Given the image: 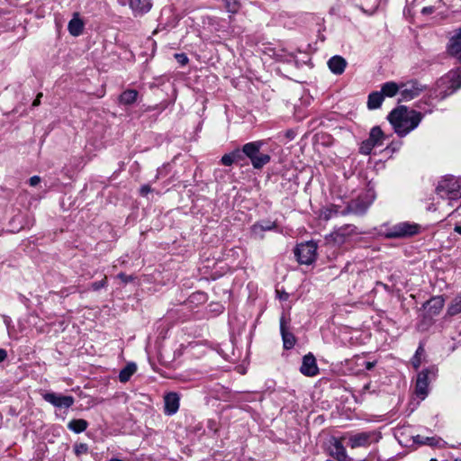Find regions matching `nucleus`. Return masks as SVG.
Returning <instances> with one entry per match:
<instances>
[{
  "label": "nucleus",
  "mask_w": 461,
  "mask_h": 461,
  "mask_svg": "<svg viewBox=\"0 0 461 461\" xmlns=\"http://www.w3.org/2000/svg\"><path fill=\"white\" fill-rule=\"evenodd\" d=\"M421 444H427L432 446L435 444L436 439L434 438H425L424 440L420 441Z\"/></svg>",
  "instance_id": "nucleus-41"
},
{
  "label": "nucleus",
  "mask_w": 461,
  "mask_h": 461,
  "mask_svg": "<svg viewBox=\"0 0 461 461\" xmlns=\"http://www.w3.org/2000/svg\"><path fill=\"white\" fill-rule=\"evenodd\" d=\"M434 375L432 370L425 369L417 375L415 393L421 400H424L429 393V375Z\"/></svg>",
  "instance_id": "nucleus-8"
},
{
  "label": "nucleus",
  "mask_w": 461,
  "mask_h": 461,
  "mask_svg": "<svg viewBox=\"0 0 461 461\" xmlns=\"http://www.w3.org/2000/svg\"><path fill=\"white\" fill-rule=\"evenodd\" d=\"M226 5V8L228 12L231 14H236L240 6H241V0H223Z\"/></svg>",
  "instance_id": "nucleus-31"
},
{
  "label": "nucleus",
  "mask_w": 461,
  "mask_h": 461,
  "mask_svg": "<svg viewBox=\"0 0 461 461\" xmlns=\"http://www.w3.org/2000/svg\"><path fill=\"white\" fill-rule=\"evenodd\" d=\"M374 366H375V363L374 362H366V368L367 370H371Z\"/></svg>",
  "instance_id": "nucleus-46"
},
{
  "label": "nucleus",
  "mask_w": 461,
  "mask_h": 461,
  "mask_svg": "<svg viewBox=\"0 0 461 461\" xmlns=\"http://www.w3.org/2000/svg\"><path fill=\"white\" fill-rule=\"evenodd\" d=\"M84 28V23L79 18L78 14H75L73 18L69 21L68 30L72 36H79Z\"/></svg>",
  "instance_id": "nucleus-18"
},
{
  "label": "nucleus",
  "mask_w": 461,
  "mask_h": 461,
  "mask_svg": "<svg viewBox=\"0 0 461 461\" xmlns=\"http://www.w3.org/2000/svg\"><path fill=\"white\" fill-rule=\"evenodd\" d=\"M436 194L442 200H447V204L452 207L454 202L461 199V178L454 176H445L438 182Z\"/></svg>",
  "instance_id": "nucleus-2"
},
{
  "label": "nucleus",
  "mask_w": 461,
  "mask_h": 461,
  "mask_svg": "<svg viewBox=\"0 0 461 461\" xmlns=\"http://www.w3.org/2000/svg\"><path fill=\"white\" fill-rule=\"evenodd\" d=\"M369 137L372 138V140L377 141L380 145H382L384 135L380 127L375 126L371 129Z\"/></svg>",
  "instance_id": "nucleus-30"
},
{
  "label": "nucleus",
  "mask_w": 461,
  "mask_h": 461,
  "mask_svg": "<svg viewBox=\"0 0 461 461\" xmlns=\"http://www.w3.org/2000/svg\"><path fill=\"white\" fill-rule=\"evenodd\" d=\"M294 254L299 263L310 265L316 259L317 244L312 240L301 243L296 247Z\"/></svg>",
  "instance_id": "nucleus-5"
},
{
  "label": "nucleus",
  "mask_w": 461,
  "mask_h": 461,
  "mask_svg": "<svg viewBox=\"0 0 461 461\" xmlns=\"http://www.w3.org/2000/svg\"><path fill=\"white\" fill-rule=\"evenodd\" d=\"M371 202L372 201L367 197V194L358 196L357 199L352 200L346 208L342 209L341 214H364L371 204Z\"/></svg>",
  "instance_id": "nucleus-7"
},
{
  "label": "nucleus",
  "mask_w": 461,
  "mask_h": 461,
  "mask_svg": "<svg viewBox=\"0 0 461 461\" xmlns=\"http://www.w3.org/2000/svg\"><path fill=\"white\" fill-rule=\"evenodd\" d=\"M443 306L444 299L441 296L433 297L423 305L424 310L430 317L438 314Z\"/></svg>",
  "instance_id": "nucleus-14"
},
{
  "label": "nucleus",
  "mask_w": 461,
  "mask_h": 461,
  "mask_svg": "<svg viewBox=\"0 0 461 461\" xmlns=\"http://www.w3.org/2000/svg\"><path fill=\"white\" fill-rule=\"evenodd\" d=\"M369 389H370V384H366V385H364L362 392L363 393L368 392Z\"/></svg>",
  "instance_id": "nucleus-49"
},
{
  "label": "nucleus",
  "mask_w": 461,
  "mask_h": 461,
  "mask_svg": "<svg viewBox=\"0 0 461 461\" xmlns=\"http://www.w3.org/2000/svg\"><path fill=\"white\" fill-rule=\"evenodd\" d=\"M420 226L417 223L399 222L387 230L386 237L390 239L407 238L417 234Z\"/></svg>",
  "instance_id": "nucleus-4"
},
{
  "label": "nucleus",
  "mask_w": 461,
  "mask_h": 461,
  "mask_svg": "<svg viewBox=\"0 0 461 461\" xmlns=\"http://www.w3.org/2000/svg\"><path fill=\"white\" fill-rule=\"evenodd\" d=\"M373 149L374 148L371 146V144H369L368 141L364 140L360 145L359 151L361 154L369 155Z\"/></svg>",
  "instance_id": "nucleus-33"
},
{
  "label": "nucleus",
  "mask_w": 461,
  "mask_h": 461,
  "mask_svg": "<svg viewBox=\"0 0 461 461\" xmlns=\"http://www.w3.org/2000/svg\"><path fill=\"white\" fill-rule=\"evenodd\" d=\"M455 231L461 235V225H457L455 227Z\"/></svg>",
  "instance_id": "nucleus-51"
},
{
  "label": "nucleus",
  "mask_w": 461,
  "mask_h": 461,
  "mask_svg": "<svg viewBox=\"0 0 461 461\" xmlns=\"http://www.w3.org/2000/svg\"><path fill=\"white\" fill-rule=\"evenodd\" d=\"M425 89V86L416 80H411L401 84L400 101L408 102L419 96Z\"/></svg>",
  "instance_id": "nucleus-6"
},
{
  "label": "nucleus",
  "mask_w": 461,
  "mask_h": 461,
  "mask_svg": "<svg viewBox=\"0 0 461 461\" xmlns=\"http://www.w3.org/2000/svg\"><path fill=\"white\" fill-rule=\"evenodd\" d=\"M328 66L332 73L340 75L346 68L347 61L341 56H334L329 59Z\"/></svg>",
  "instance_id": "nucleus-17"
},
{
  "label": "nucleus",
  "mask_w": 461,
  "mask_h": 461,
  "mask_svg": "<svg viewBox=\"0 0 461 461\" xmlns=\"http://www.w3.org/2000/svg\"><path fill=\"white\" fill-rule=\"evenodd\" d=\"M279 298H280L281 300H286V299L288 298V294H287V293H285V292H284V293H282V294H279Z\"/></svg>",
  "instance_id": "nucleus-47"
},
{
  "label": "nucleus",
  "mask_w": 461,
  "mask_h": 461,
  "mask_svg": "<svg viewBox=\"0 0 461 461\" xmlns=\"http://www.w3.org/2000/svg\"><path fill=\"white\" fill-rule=\"evenodd\" d=\"M300 371L306 376H314L319 373L316 359L312 354L310 353L303 357Z\"/></svg>",
  "instance_id": "nucleus-11"
},
{
  "label": "nucleus",
  "mask_w": 461,
  "mask_h": 461,
  "mask_svg": "<svg viewBox=\"0 0 461 461\" xmlns=\"http://www.w3.org/2000/svg\"><path fill=\"white\" fill-rule=\"evenodd\" d=\"M412 364L414 366L415 368H418L420 365V359L418 358V357H414L413 359H412Z\"/></svg>",
  "instance_id": "nucleus-44"
},
{
  "label": "nucleus",
  "mask_w": 461,
  "mask_h": 461,
  "mask_svg": "<svg viewBox=\"0 0 461 461\" xmlns=\"http://www.w3.org/2000/svg\"><path fill=\"white\" fill-rule=\"evenodd\" d=\"M7 357V352L4 348H0V363L5 361Z\"/></svg>",
  "instance_id": "nucleus-43"
},
{
  "label": "nucleus",
  "mask_w": 461,
  "mask_h": 461,
  "mask_svg": "<svg viewBox=\"0 0 461 461\" xmlns=\"http://www.w3.org/2000/svg\"><path fill=\"white\" fill-rule=\"evenodd\" d=\"M447 52L461 62V28L450 38L447 44Z\"/></svg>",
  "instance_id": "nucleus-12"
},
{
  "label": "nucleus",
  "mask_w": 461,
  "mask_h": 461,
  "mask_svg": "<svg viewBox=\"0 0 461 461\" xmlns=\"http://www.w3.org/2000/svg\"><path fill=\"white\" fill-rule=\"evenodd\" d=\"M447 312L452 316L461 312V295H457L452 300L448 305Z\"/></svg>",
  "instance_id": "nucleus-29"
},
{
  "label": "nucleus",
  "mask_w": 461,
  "mask_h": 461,
  "mask_svg": "<svg viewBox=\"0 0 461 461\" xmlns=\"http://www.w3.org/2000/svg\"><path fill=\"white\" fill-rule=\"evenodd\" d=\"M175 58L177 60V62L179 64H181L182 66H185V65H186L188 63V58L184 53H176L175 55Z\"/></svg>",
  "instance_id": "nucleus-35"
},
{
  "label": "nucleus",
  "mask_w": 461,
  "mask_h": 461,
  "mask_svg": "<svg viewBox=\"0 0 461 461\" xmlns=\"http://www.w3.org/2000/svg\"><path fill=\"white\" fill-rule=\"evenodd\" d=\"M276 228L275 222H257L251 227V233L256 238H263V232L266 230H271Z\"/></svg>",
  "instance_id": "nucleus-19"
},
{
  "label": "nucleus",
  "mask_w": 461,
  "mask_h": 461,
  "mask_svg": "<svg viewBox=\"0 0 461 461\" xmlns=\"http://www.w3.org/2000/svg\"><path fill=\"white\" fill-rule=\"evenodd\" d=\"M355 226L347 224L335 230L330 233V238L334 243L340 245L343 244L350 235L355 233Z\"/></svg>",
  "instance_id": "nucleus-10"
},
{
  "label": "nucleus",
  "mask_w": 461,
  "mask_h": 461,
  "mask_svg": "<svg viewBox=\"0 0 461 461\" xmlns=\"http://www.w3.org/2000/svg\"><path fill=\"white\" fill-rule=\"evenodd\" d=\"M139 93L134 89H127L119 96V102L124 105H131L137 101Z\"/></svg>",
  "instance_id": "nucleus-23"
},
{
  "label": "nucleus",
  "mask_w": 461,
  "mask_h": 461,
  "mask_svg": "<svg viewBox=\"0 0 461 461\" xmlns=\"http://www.w3.org/2000/svg\"><path fill=\"white\" fill-rule=\"evenodd\" d=\"M221 162L224 165V166H230L234 163V160L230 155V153H228V154H225L221 157Z\"/></svg>",
  "instance_id": "nucleus-36"
},
{
  "label": "nucleus",
  "mask_w": 461,
  "mask_h": 461,
  "mask_svg": "<svg viewBox=\"0 0 461 461\" xmlns=\"http://www.w3.org/2000/svg\"><path fill=\"white\" fill-rule=\"evenodd\" d=\"M421 119L422 115L420 113L409 110L406 106H400L393 110L388 115L390 123L400 136H404L414 130Z\"/></svg>",
  "instance_id": "nucleus-1"
},
{
  "label": "nucleus",
  "mask_w": 461,
  "mask_h": 461,
  "mask_svg": "<svg viewBox=\"0 0 461 461\" xmlns=\"http://www.w3.org/2000/svg\"><path fill=\"white\" fill-rule=\"evenodd\" d=\"M130 6L136 14H142L151 8L150 0H130Z\"/></svg>",
  "instance_id": "nucleus-20"
},
{
  "label": "nucleus",
  "mask_w": 461,
  "mask_h": 461,
  "mask_svg": "<svg viewBox=\"0 0 461 461\" xmlns=\"http://www.w3.org/2000/svg\"><path fill=\"white\" fill-rule=\"evenodd\" d=\"M43 399L58 408H69L74 404V397L70 395H59L55 393H46Z\"/></svg>",
  "instance_id": "nucleus-9"
},
{
  "label": "nucleus",
  "mask_w": 461,
  "mask_h": 461,
  "mask_svg": "<svg viewBox=\"0 0 461 461\" xmlns=\"http://www.w3.org/2000/svg\"><path fill=\"white\" fill-rule=\"evenodd\" d=\"M110 461H123V460L119 459V458H112Z\"/></svg>",
  "instance_id": "nucleus-52"
},
{
  "label": "nucleus",
  "mask_w": 461,
  "mask_h": 461,
  "mask_svg": "<svg viewBox=\"0 0 461 461\" xmlns=\"http://www.w3.org/2000/svg\"><path fill=\"white\" fill-rule=\"evenodd\" d=\"M280 331L285 349L292 348L295 344V337L293 333L289 332L285 328V319L284 316L280 319Z\"/></svg>",
  "instance_id": "nucleus-16"
},
{
  "label": "nucleus",
  "mask_w": 461,
  "mask_h": 461,
  "mask_svg": "<svg viewBox=\"0 0 461 461\" xmlns=\"http://www.w3.org/2000/svg\"><path fill=\"white\" fill-rule=\"evenodd\" d=\"M165 412L168 415L175 414L179 408V396L176 393H168L165 395Z\"/></svg>",
  "instance_id": "nucleus-15"
},
{
  "label": "nucleus",
  "mask_w": 461,
  "mask_h": 461,
  "mask_svg": "<svg viewBox=\"0 0 461 461\" xmlns=\"http://www.w3.org/2000/svg\"><path fill=\"white\" fill-rule=\"evenodd\" d=\"M446 81L450 84L449 87L452 89L450 93H453L461 87V74L457 72H452L446 78H442L439 81V84H445Z\"/></svg>",
  "instance_id": "nucleus-21"
},
{
  "label": "nucleus",
  "mask_w": 461,
  "mask_h": 461,
  "mask_svg": "<svg viewBox=\"0 0 461 461\" xmlns=\"http://www.w3.org/2000/svg\"><path fill=\"white\" fill-rule=\"evenodd\" d=\"M42 97V93H39L35 98V100L32 102V106L36 107L40 105L41 104V98Z\"/></svg>",
  "instance_id": "nucleus-42"
},
{
  "label": "nucleus",
  "mask_w": 461,
  "mask_h": 461,
  "mask_svg": "<svg viewBox=\"0 0 461 461\" xmlns=\"http://www.w3.org/2000/svg\"><path fill=\"white\" fill-rule=\"evenodd\" d=\"M431 12H432V8L431 7H424L423 10H422L423 14H429V13H431Z\"/></svg>",
  "instance_id": "nucleus-48"
},
{
  "label": "nucleus",
  "mask_w": 461,
  "mask_h": 461,
  "mask_svg": "<svg viewBox=\"0 0 461 461\" xmlns=\"http://www.w3.org/2000/svg\"><path fill=\"white\" fill-rule=\"evenodd\" d=\"M366 140L368 141L369 144H371V146L373 148H375V146H380V144L377 141L372 140V138H370V137L367 140Z\"/></svg>",
  "instance_id": "nucleus-45"
},
{
  "label": "nucleus",
  "mask_w": 461,
  "mask_h": 461,
  "mask_svg": "<svg viewBox=\"0 0 461 461\" xmlns=\"http://www.w3.org/2000/svg\"><path fill=\"white\" fill-rule=\"evenodd\" d=\"M341 211L342 210H340L339 206L332 204L321 211V217L323 220L328 221L335 216L342 215Z\"/></svg>",
  "instance_id": "nucleus-27"
},
{
  "label": "nucleus",
  "mask_w": 461,
  "mask_h": 461,
  "mask_svg": "<svg viewBox=\"0 0 461 461\" xmlns=\"http://www.w3.org/2000/svg\"><path fill=\"white\" fill-rule=\"evenodd\" d=\"M263 141H253L244 145V153L247 158L250 159L251 165L254 168L259 169L270 161L268 154L260 153V149Z\"/></svg>",
  "instance_id": "nucleus-3"
},
{
  "label": "nucleus",
  "mask_w": 461,
  "mask_h": 461,
  "mask_svg": "<svg viewBox=\"0 0 461 461\" xmlns=\"http://www.w3.org/2000/svg\"><path fill=\"white\" fill-rule=\"evenodd\" d=\"M88 450L87 445L85 443H81L79 445H77L75 447V451L77 455L80 454H86Z\"/></svg>",
  "instance_id": "nucleus-37"
},
{
  "label": "nucleus",
  "mask_w": 461,
  "mask_h": 461,
  "mask_svg": "<svg viewBox=\"0 0 461 461\" xmlns=\"http://www.w3.org/2000/svg\"><path fill=\"white\" fill-rule=\"evenodd\" d=\"M107 284V281H106V276L101 280V281H98V282H94L91 284V288L95 291H97L103 287H104Z\"/></svg>",
  "instance_id": "nucleus-34"
},
{
  "label": "nucleus",
  "mask_w": 461,
  "mask_h": 461,
  "mask_svg": "<svg viewBox=\"0 0 461 461\" xmlns=\"http://www.w3.org/2000/svg\"><path fill=\"white\" fill-rule=\"evenodd\" d=\"M384 96L381 92H373L368 95L367 107L371 110L377 109L381 106Z\"/></svg>",
  "instance_id": "nucleus-26"
},
{
  "label": "nucleus",
  "mask_w": 461,
  "mask_h": 461,
  "mask_svg": "<svg viewBox=\"0 0 461 461\" xmlns=\"http://www.w3.org/2000/svg\"><path fill=\"white\" fill-rule=\"evenodd\" d=\"M230 155L234 160V162H239L240 160H243L244 157L245 156V153H244V146L242 147V149H234L233 151L230 152Z\"/></svg>",
  "instance_id": "nucleus-32"
},
{
  "label": "nucleus",
  "mask_w": 461,
  "mask_h": 461,
  "mask_svg": "<svg viewBox=\"0 0 461 461\" xmlns=\"http://www.w3.org/2000/svg\"><path fill=\"white\" fill-rule=\"evenodd\" d=\"M373 434L371 432H360L352 435L349 438L348 444L350 447H366L370 444Z\"/></svg>",
  "instance_id": "nucleus-13"
},
{
  "label": "nucleus",
  "mask_w": 461,
  "mask_h": 461,
  "mask_svg": "<svg viewBox=\"0 0 461 461\" xmlns=\"http://www.w3.org/2000/svg\"><path fill=\"white\" fill-rule=\"evenodd\" d=\"M41 182V177L38 176H33L29 179V184L32 186L37 185Z\"/></svg>",
  "instance_id": "nucleus-39"
},
{
  "label": "nucleus",
  "mask_w": 461,
  "mask_h": 461,
  "mask_svg": "<svg viewBox=\"0 0 461 461\" xmlns=\"http://www.w3.org/2000/svg\"><path fill=\"white\" fill-rule=\"evenodd\" d=\"M151 191V188L149 185H144L140 187V194L145 196Z\"/></svg>",
  "instance_id": "nucleus-40"
},
{
  "label": "nucleus",
  "mask_w": 461,
  "mask_h": 461,
  "mask_svg": "<svg viewBox=\"0 0 461 461\" xmlns=\"http://www.w3.org/2000/svg\"><path fill=\"white\" fill-rule=\"evenodd\" d=\"M422 352H423V348L419 347L418 349L416 350L415 356L418 357V355L421 354Z\"/></svg>",
  "instance_id": "nucleus-50"
},
{
  "label": "nucleus",
  "mask_w": 461,
  "mask_h": 461,
  "mask_svg": "<svg viewBox=\"0 0 461 461\" xmlns=\"http://www.w3.org/2000/svg\"><path fill=\"white\" fill-rule=\"evenodd\" d=\"M331 455L334 456L338 461H350L347 455V451L343 445L336 440L335 443L332 446L331 448Z\"/></svg>",
  "instance_id": "nucleus-22"
},
{
  "label": "nucleus",
  "mask_w": 461,
  "mask_h": 461,
  "mask_svg": "<svg viewBox=\"0 0 461 461\" xmlns=\"http://www.w3.org/2000/svg\"><path fill=\"white\" fill-rule=\"evenodd\" d=\"M137 371V366L135 363H129L123 367L119 374V380L122 383H126L130 380L131 376Z\"/></svg>",
  "instance_id": "nucleus-25"
},
{
  "label": "nucleus",
  "mask_w": 461,
  "mask_h": 461,
  "mask_svg": "<svg viewBox=\"0 0 461 461\" xmlns=\"http://www.w3.org/2000/svg\"><path fill=\"white\" fill-rule=\"evenodd\" d=\"M87 426V421L83 419L72 420L68 424V428L75 433H81L85 431Z\"/></svg>",
  "instance_id": "nucleus-28"
},
{
  "label": "nucleus",
  "mask_w": 461,
  "mask_h": 461,
  "mask_svg": "<svg viewBox=\"0 0 461 461\" xmlns=\"http://www.w3.org/2000/svg\"><path fill=\"white\" fill-rule=\"evenodd\" d=\"M401 90V85H397L395 82L389 81L384 83L381 87V94L383 96L393 97Z\"/></svg>",
  "instance_id": "nucleus-24"
},
{
  "label": "nucleus",
  "mask_w": 461,
  "mask_h": 461,
  "mask_svg": "<svg viewBox=\"0 0 461 461\" xmlns=\"http://www.w3.org/2000/svg\"><path fill=\"white\" fill-rule=\"evenodd\" d=\"M118 277L123 282V283H129L133 280L132 276H127L124 273H120L118 275Z\"/></svg>",
  "instance_id": "nucleus-38"
}]
</instances>
